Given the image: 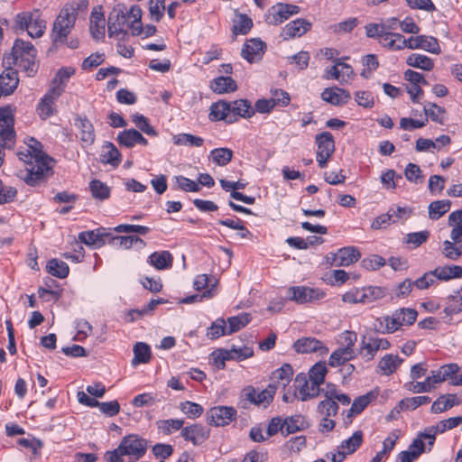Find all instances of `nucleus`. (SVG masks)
Returning <instances> with one entry per match:
<instances>
[{
	"instance_id": "nucleus-1",
	"label": "nucleus",
	"mask_w": 462,
	"mask_h": 462,
	"mask_svg": "<svg viewBox=\"0 0 462 462\" xmlns=\"http://www.w3.org/2000/svg\"><path fill=\"white\" fill-rule=\"evenodd\" d=\"M30 141L32 143L28 144V150L33 154L36 165L28 170L23 179L26 184L33 187L45 181L48 173L51 171L52 159L42 152L40 142L34 138H31Z\"/></svg>"
},
{
	"instance_id": "nucleus-2",
	"label": "nucleus",
	"mask_w": 462,
	"mask_h": 462,
	"mask_svg": "<svg viewBox=\"0 0 462 462\" xmlns=\"http://www.w3.org/2000/svg\"><path fill=\"white\" fill-rule=\"evenodd\" d=\"M146 450V440L131 434L123 438L116 449L106 451L104 457L106 462H122V457L138 460L145 454Z\"/></svg>"
},
{
	"instance_id": "nucleus-3",
	"label": "nucleus",
	"mask_w": 462,
	"mask_h": 462,
	"mask_svg": "<svg viewBox=\"0 0 462 462\" xmlns=\"http://www.w3.org/2000/svg\"><path fill=\"white\" fill-rule=\"evenodd\" d=\"M78 16V7L66 4L53 23L51 38L54 43H64L74 27Z\"/></svg>"
},
{
	"instance_id": "nucleus-4",
	"label": "nucleus",
	"mask_w": 462,
	"mask_h": 462,
	"mask_svg": "<svg viewBox=\"0 0 462 462\" xmlns=\"http://www.w3.org/2000/svg\"><path fill=\"white\" fill-rule=\"evenodd\" d=\"M14 23L17 29L26 30L32 38L41 37L46 29V22L42 19L38 9L17 14Z\"/></svg>"
},
{
	"instance_id": "nucleus-5",
	"label": "nucleus",
	"mask_w": 462,
	"mask_h": 462,
	"mask_svg": "<svg viewBox=\"0 0 462 462\" xmlns=\"http://www.w3.org/2000/svg\"><path fill=\"white\" fill-rule=\"evenodd\" d=\"M128 16L124 5H117L110 12L107 19L108 36L114 37L122 34L124 39L128 33L125 29L127 24Z\"/></svg>"
},
{
	"instance_id": "nucleus-6",
	"label": "nucleus",
	"mask_w": 462,
	"mask_h": 462,
	"mask_svg": "<svg viewBox=\"0 0 462 462\" xmlns=\"http://www.w3.org/2000/svg\"><path fill=\"white\" fill-rule=\"evenodd\" d=\"M236 410L231 406H215L207 413V421L214 427H224L236 419Z\"/></svg>"
},
{
	"instance_id": "nucleus-7",
	"label": "nucleus",
	"mask_w": 462,
	"mask_h": 462,
	"mask_svg": "<svg viewBox=\"0 0 462 462\" xmlns=\"http://www.w3.org/2000/svg\"><path fill=\"white\" fill-rule=\"evenodd\" d=\"M390 347L386 338L379 337L375 334L364 335L361 341L360 355L365 361L372 360L379 350H385Z\"/></svg>"
},
{
	"instance_id": "nucleus-8",
	"label": "nucleus",
	"mask_w": 462,
	"mask_h": 462,
	"mask_svg": "<svg viewBox=\"0 0 462 462\" xmlns=\"http://www.w3.org/2000/svg\"><path fill=\"white\" fill-rule=\"evenodd\" d=\"M300 7L295 5L278 3L268 9L265 21L268 24L278 25L287 20L291 15L297 14Z\"/></svg>"
},
{
	"instance_id": "nucleus-9",
	"label": "nucleus",
	"mask_w": 462,
	"mask_h": 462,
	"mask_svg": "<svg viewBox=\"0 0 462 462\" xmlns=\"http://www.w3.org/2000/svg\"><path fill=\"white\" fill-rule=\"evenodd\" d=\"M276 392L275 384H269L264 390L257 393L253 386H247L242 392L243 397L255 405H267L273 400Z\"/></svg>"
},
{
	"instance_id": "nucleus-10",
	"label": "nucleus",
	"mask_w": 462,
	"mask_h": 462,
	"mask_svg": "<svg viewBox=\"0 0 462 462\" xmlns=\"http://www.w3.org/2000/svg\"><path fill=\"white\" fill-rule=\"evenodd\" d=\"M294 386L296 392H298L300 394L299 399L301 402L313 399L319 396L321 393L320 387L314 385L313 382H310L304 374H299L296 375L294 379Z\"/></svg>"
},
{
	"instance_id": "nucleus-11",
	"label": "nucleus",
	"mask_w": 462,
	"mask_h": 462,
	"mask_svg": "<svg viewBox=\"0 0 462 462\" xmlns=\"http://www.w3.org/2000/svg\"><path fill=\"white\" fill-rule=\"evenodd\" d=\"M14 122L12 107L10 106L0 107V137L5 145H7V142L13 143L14 138Z\"/></svg>"
},
{
	"instance_id": "nucleus-12",
	"label": "nucleus",
	"mask_w": 462,
	"mask_h": 462,
	"mask_svg": "<svg viewBox=\"0 0 462 462\" xmlns=\"http://www.w3.org/2000/svg\"><path fill=\"white\" fill-rule=\"evenodd\" d=\"M63 91L64 88L62 87L54 86L42 98L37 109L39 116L42 119L45 120L54 114L53 104Z\"/></svg>"
},
{
	"instance_id": "nucleus-13",
	"label": "nucleus",
	"mask_w": 462,
	"mask_h": 462,
	"mask_svg": "<svg viewBox=\"0 0 462 462\" xmlns=\"http://www.w3.org/2000/svg\"><path fill=\"white\" fill-rule=\"evenodd\" d=\"M293 348L297 353H318L320 356L327 355L328 348L319 340L314 337H302L296 340Z\"/></svg>"
},
{
	"instance_id": "nucleus-14",
	"label": "nucleus",
	"mask_w": 462,
	"mask_h": 462,
	"mask_svg": "<svg viewBox=\"0 0 462 462\" xmlns=\"http://www.w3.org/2000/svg\"><path fill=\"white\" fill-rule=\"evenodd\" d=\"M266 44L260 39H250L244 44L241 56L250 63L260 60L264 54Z\"/></svg>"
},
{
	"instance_id": "nucleus-15",
	"label": "nucleus",
	"mask_w": 462,
	"mask_h": 462,
	"mask_svg": "<svg viewBox=\"0 0 462 462\" xmlns=\"http://www.w3.org/2000/svg\"><path fill=\"white\" fill-rule=\"evenodd\" d=\"M209 119L211 121L224 120L228 124L236 122V117L231 113V103L219 100L210 106Z\"/></svg>"
},
{
	"instance_id": "nucleus-16",
	"label": "nucleus",
	"mask_w": 462,
	"mask_h": 462,
	"mask_svg": "<svg viewBox=\"0 0 462 462\" xmlns=\"http://www.w3.org/2000/svg\"><path fill=\"white\" fill-rule=\"evenodd\" d=\"M210 430L201 424H193L182 428L181 436L185 440L192 442L197 446L201 444L209 437Z\"/></svg>"
},
{
	"instance_id": "nucleus-17",
	"label": "nucleus",
	"mask_w": 462,
	"mask_h": 462,
	"mask_svg": "<svg viewBox=\"0 0 462 462\" xmlns=\"http://www.w3.org/2000/svg\"><path fill=\"white\" fill-rule=\"evenodd\" d=\"M291 293L290 300L299 304H304L314 300H319L323 296V292L305 286H296L290 288Z\"/></svg>"
},
{
	"instance_id": "nucleus-18",
	"label": "nucleus",
	"mask_w": 462,
	"mask_h": 462,
	"mask_svg": "<svg viewBox=\"0 0 462 462\" xmlns=\"http://www.w3.org/2000/svg\"><path fill=\"white\" fill-rule=\"evenodd\" d=\"M321 98L333 106H342L350 100L351 95L344 88H328L321 93Z\"/></svg>"
},
{
	"instance_id": "nucleus-19",
	"label": "nucleus",
	"mask_w": 462,
	"mask_h": 462,
	"mask_svg": "<svg viewBox=\"0 0 462 462\" xmlns=\"http://www.w3.org/2000/svg\"><path fill=\"white\" fill-rule=\"evenodd\" d=\"M19 83L18 73L13 69H7L0 74V93L9 96L16 89Z\"/></svg>"
},
{
	"instance_id": "nucleus-20",
	"label": "nucleus",
	"mask_w": 462,
	"mask_h": 462,
	"mask_svg": "<svg viewBox=\"0 0 462 462\" xmlns=\"http://www.w3.org/2000/svg\"><path fill=\"white\" fill-rule=\"evenodd\" d=\"M311 27V23L305 19H296L288 23L282 30V36L285 40L289 38L300 37Z\"/></svg>"
},
{
	"instance_id": "nucleus-21",
	"label": "nucleus",
	"mask_w": 462,
	"mask_h": 462,
	"mask_svg": "<svg viewBox=\"0 0 462 462\" xmlns=\"http://www.w3.org/2000/svg\"><path fill=\"white\" fill-rule=\"evenodd\" d=\"M75 125L79 129L80 141L86 145H91L95 141V131L91 122L86 117H78Z\"/></svg>"
},
{
	"instance_id": "nucleus-22",
	"label": "nucleus",
	"mask_w": 462,
	"mask_h": 462,
	"mask_svg": "<svg viewBox=\"0 0 462 462\" xmlns=\"http://www.w3.org/2000/svg\"><path fill=\"white\" fill-rule=\"evenodd\" d=\"M105 21L104 14L95 8L91 13L89 27L94 39L99 40L105 36Z\"/></svg>"
},
{
	"instance_id": "nucleus-23",
	"label": "nucleus",
	"mask_w": 462,
	"mask_h": 462,
	"mask_svg": "<svg viewBox=\"0 0 462 462\" xmlns=\"http://www.w3.org/2000/svg\"><path fill=\"white\" fill-rule=\"evenodd\" d=\"M461 402L462 399L456 394L441 395L433 402L430 411L432 413H439L460 404Z\"/></svg>"
},
{
	"instance_id": "nucleus-24",
	"label": "nucleus",
	"mask_w": 462,
	"mask_h": 462,
	"mask_svg": "<svg viewBox=\"0 0 462 462\" xmlns=\"http://www.w3.org/2000/svg\"><path fill=\"white\" fill-rule=\"evenodd\" d=\"M425 444L421 439H414L410 445L409 449L402 451L396 459V462H412L424 452Z\"/></svg>"
},
{
	"instance_id": "nucleus-25",
	"label": "nucleus",
	"mask_w": 462,
	"mask_h": 462,
	"mask_svg": "<svg viewBox=\"0 0 462 462\" xmlns=\"http://www.w3.org/2000/svg\"><path fill=\"white\" fill-rule=\"evenodd\" d=\"M148 262L157 270H165L172 266L173 257L169 251H161L152 253Z\"/></svg>"
},
{
	"instance_id": "nucleus-26",
	"label": "nucleus",
	"mask_w": 462,
	"mask_h": 462,
	"mask_svg": "<svg viewBox=\"0 0 462 462\" xmlns=\"http://www.w3.org/2000/svg\"><path fill=\"white\" fill-rule=\"evenodd\" d=\"M308 427L302 415L288 416L283 420L284 436L301 431Z\"/></svg>"
},
{
	"instance_id": "nucleus-27",
	"label": "nucleus",
	"mask_w": 462,
	"mask_h": 462,
	"mask_svg": "<svg viewBox=\"0 0 462 462\" xmlns=\"http://www.w3.org/2000/svg\"><path fill=\"white\" fill-rule=\"evenodd\" d=\"M361 254L357 248L353 246L343 247L337 251V258L339 261L336 263V266H348L360 258Z\"/></svg>"
},
{
	"instance_id": "nucleus-28",
	"label": "nucleus",
	"mask_w": 462,
	"mask_h": 462,
	"mask_svg": "<svg viewBox=\"0 0 462 462\" xmlns=\"http://www.w3.org/2000/svg\"><path fill=\"white\" fill-rule=\"evenodd\" d=\"M100 161L112 166H118L121 162V154L112 143H106L102 147Z\"/></svg>"
},
{
	"instance_id": "nucleus-29",
	"label": "nucleus",
	"mask_w": 462,
	"mask_h": 462,
	"mask_svg": "<svg viewBox=\"0 0 462 462\" xmlns=\"http://www.w3.org/2000/svg\"><path fill=\"white\" fill-rule=\"evenodd\" d=\"M356 356L354 348L350 346L340 347L334 351L329 357V365L336 367L344 365Z\"/></svg>"
},
{
	"instance_id": "nucleus-30",
	"label": "nucleus",
	"mask_w": 462,
	"mask_h": 462,
	"mask_svg": "<svg viewBox=\"0 0 462 462\" xmlns=\"http://www.w3.org/2000/svg\"><path fill=\"white\" fill-rule=\"evenodd\" d=\"M318 152L326 155H332L335 151L334 137L329 132H323L316 135Z\"/></svg>"
},
{
	"instance_id": "nucleus-31",
	"label": "nucleus",
	"mask_w": 462,
	"mask_h": 462,
	"mask_svg": "<svg viewBox=\"0 0 462 462\" xmlns=\"http://www.w3.org/2000/svg\"><path fill=\"white\" fill-rule=\"evenodd\" d=\"M134 358L132 365L136 366L139 364H147L151 360V348L149 345L143 342H138L134 346Z\"/></svg>"
},
{
	"instance_id": "nucleus-32",
	"label": "nucleus",
	"mask_w": 462,
	"mask_h": 462,
	"mask_svg": "<svg viewBox=\"0 0 462 462\" xmlns=\"http://www.w3.org/2000/svg\"><path fill=\"white\" fill-rule=\"evenodd\" d=\"M211 88L217 94H224L236 91L237 85L231 77L221 76L213 80Z\"/></svg>"
},
{
	"instance_id": "nucleus-33",
	"label": "nucleus",
	"mask_w": 462,
	"mask_h": 462,
	"mask_svg": "<svg viewBox=\"0 0 462 462\" xmlns=\"http://www.w3.org/2000/svg\"><path fill=\"white\" fill-rule=\"evenodd\" d=\"M14 60L27 57V55H36L37 51L30 42L17 39L12 49Z\"/></svg>"
},
{
	"instance_id": "nucleus-34",
	"label": "nucleus",
	"mask_w": 462,
	"mask_h": 462,
	"mask_svg": "<svg viewBox=\"0 0 462 462\" xmlns=\"http://www.w3.org/2000/svg\"><path fill=\"white\" fill-rule=\"evenodd\" d=\"M437 378L435 371H433L432 375L428 376L424 382L410 383L408 390L415 393H430L435 388L436 383H439Z\"/></svg>"
},
{
	"instance_id": "nucleus-35",
	"label": "nucleus",
	"mask_w": 462,
	"mask_h": 462,
	"mask_svg": "<svg viewBox=\"0 0 462 462\" xmlns=\"http://www.w3.org/2000/svg\"><path fill=\"white\" fill-rule=\"evenodd\" d=\"M433 273L439 280L448 281L455 278L462 277V267L459 265L437 267Z\"/></svg>"
},
{
	"instance_id": "nucleus-36",
	"label": "nucleus",
	"mask_w": 462,
	"mask_h": 462,
	"mask_svg": "<svg viewBox=\"0 0 462 462\" xmlns=\"http://www.w3.org/2000/svg\"><path fill=\"white\" fill-rule=\"evenodd\" d=\"M402 359L398 356L385 355L378 364V368L384 375H390L394 373L397 367L402 364Z\"/></svg>"
},
{
	"instance_id": "nucleus-37",
	"label": "nucleus",
	"mask_w": 462,
	"mask_h": 462,
	"mask_svg": "<svg viewBox=\"0 0 462 462\" xmlns=\"http://www.w3.org/2000/svg\"><path fill=\"white\" fill-rule=\"evenodd\" d=\"M406 63L411 67L418 68L427 71L431 70L434 67V62L430 58L418 53L411 54L407 58Z\"/></svg>"
},
{
	"instance_id": "nucleus-38",
	"label": "nucleus",
	"mask_w": 462,
	"mask_h": 462,
	"mask_svg": "<svg viewBox=\"0 0 462 462\" xmlns=\"http://www.w3.org/2000/svg\"><path fill=\"white\" fill-rule=\"evenodd\" d=\"M231 113L244 118H250L254 115V109L247 99L236 100L231 105Z\"/></svg>"
},
{
	"instance_id": "nucleus-39",
	"label": "nucleus",
	"mask_w": 462,
	"mask_h": 462,
	"mask_svg": "<svg viewBox=\"0 0 462 462\" xmlns=\"http://www.w3.org/2000/svg\"><path fill=\"white\" fill-rule=\"evenodd\" d=\"M459 366L457 364H448L442 365L439 370L435 371L437 375V381L442 383L446 380H449V383L452 385L454 378L458 377L457 374L459 371Z\"/></svg>"
},
{
	"instance_id": "nucleus-40",
	"label": "nucleus",
	"mask_w": 462,
	"mask_h": 462,
	"mask_svg": "<svg viewBox=\"0 0 462 462\" xmlns=\"http://www.w3.org/2000/svg\"><path fill=\"white\" fill-rule=\"evenodd\" d=\"M451 202L448 199L436 200L429 206V217L437 220L444 216L450 208Z\"/></svg>"
},
{
	"instance_id": "nucleus-41",
	"label": "nucleus",
	"mask_w": 462,
	"mask_h": 462,
	"mask_svg": "<svg viewBox=\"0 0 462 462\" xmlns=\"http://www.w3.org/2000/svg\"><path fill=\"white\" fill-rule=\"evenodd\" d=\"M46 268L50 274L60 279L67 277L69 271L68 264L58 259H51Z\"/></svg>"
},
{
	"instance_id": "nucleus-42",
	"label": "nucleus",
	"mask_w": 462,
	"mask_h": 462,
	"mask_svg": "<svg viewBox=\"0 0 462 462\" xmlns=\"http://www.w3.org/2000/svg\"><path fill=\"white\" fill-rule=\"evenodd\" d=\"M210 157L217 165L226 166L233 158V151L229 148H216L210 152Z\"/></svg>"
},
{
	"instance_id": "nucleus-43",
	"label": "nucleus",
	"mask_w": 462,
	"mask_h": 462,
	"mask_svg": "<svg viewBox=\"0 0 462 462\" xmlns=\"http://www.w3.org/2000/svg\"><path fill=\"white\" fill-rule=\"evenodd\" d=\"M89 189L93 198L104 200L109 198L110 189L109 187L99 180H93L89 183Z\"/></svg>"
},
{
	"instance_id": "nucleus-44",
	"label": "nucleus",
	"mask_w": 462,
	"mask_h": 462,
	"mask_svg": "<svg viewBox=\"0 0 462 462\" xmlns=\"http://www.w3.org/2000/svg\"><path fill=\"white\" fill-rule=\"evenodd\" d=\"M441 252L447 259L457 261L462 255V245L453 241L445 240Z\"/></svg>"
},
{
	"instance_id": "nucleus-45",
	"label": "nucleus",
	"mask_w": 462,
	"mask_h": 462,
	"mask_svg": "<svg viewBox=\"0 0 462 462\" xmlns=\"http://www.w3.org/2000/svg\"><path fill=\"white\" fill-rule=\"evenodd\" d=\"M338 404L335 399H328L319 402L317 407V411L326 417H334L337 414L338 411Z\"/></svg>"
},
{
	"instance_id": "nucleus-46",
	"label": "nucleus",
	"mask_w": 462,
	"mask_h": 462,
	"mask_svg": "<svg viewBox=\"0 0 462 462\" xmlns=\"http://www.w3.org/2000/svg\"><path fill=\"white\" fill-rule=\"evenodd\" d=\"M250 315L248 313H242L237 316L230 317L227 319L228 330L227 335L240 330L250 322Z\"/></svg>"
},
{
	"instance_id": "nucleus-47",
	"label": "nucleus",
	"mask_w": 462,
	"mask_h": 462,
	"mask_svg": "<svg viewBox=\"0 0 462 462\" xmlns=\"http://www.w3.org/2000/svg\"><path fill=\"white\" fill-rule=\"evenodd\" d=\"M328 370L324 363L315 364L309 372V379L314 385H320L324 383Z\"/></svg>"
},
{
	"instance_id": "nucleus-48",
	"label": "nucleus",
	"mask_w": 462,
	"mask_h": 462,
	"mask_svg": "<svg viewBox=\"0 0 462 462\" xmlns=\"http://www.w3.org/2000/svg\"><path fill=\"white\" fill-rule=\"evenodd\" d=\"M173 143L176 145H189L199 147L203 144L204 140L190 134H179L173 136Z\"/></svg>"
},
{
	"instance_id": "nucleus-49",
	"label": "nucleus",
	"mask_w": 462,
	"mask_h": 462,
	"mask_svg": "<svg viewBox=\"0 0 462 462\" xmlns=\"http://www.w3.org/2000/svg\"><path fill=\"white\" fill-rule=\"evenodd\" d=\"M363 441V432L361 430H357L354 432V434L347 439L344 440L340 448L346 450L347 454L354 453L362 444Z\"/></svg>"
},
{
	"instance_id": "nucleus-50",
	"label": "nucleus",
	"mask_w": 462,
	"mask_h": 462,
	"mask_svg": "<svg viewBox=\"0 0 462 462\" xmlns=\"http://www.w3.org/2000/svg\"><path fill=\"white\" fill-rule=\"evenodd\" d=\"M373 398L374 394L372 393H368L355 399L349 410L348 416L361 413L371 402Z\"/></svg>"
},
{
	"instance_id": "nucleus-51",
	"label": "nucleus",
	"mask_w": 462,
	"mask_h": 462,
	"mask_svg": "<svg viewBox=\"0 0 462 462\" xmlns=\"http://www.w3.org/2000/svg\"><path fill=\"white\" fill-rule=\"evenodd\" d=\"M110 243L124 249L131 248L135 243L144 244L142 238L134 235L113 236L110 240Z\"/></svg>"
},
{
	"instance_id": "nucleus-52",
	"label": "nucleus",
	"mask_w": 462,
	"mask_h": 462,
	"mask_svg": "<svg viewBox=\"0 0 462 462\" xmlns=\"http://www.w3.org/2000/svg\"><path fill=\"white\" fill-rule=\"evenodd\" d=\"M180 409L189 419H196L200 417L204 411L200 404L189 401L180 402Z\"/></svg>"
},
{
	"instance_id": "nucleus-53",
	"label": "nucleus",
	"mask_w": 462,
	"mask_h": 462,
	"mask_svg": "<svg viewBox=\"0 0 462 462\" xmlns=\"http://www.w3.org/2000/svg\"><path fill=\"white\" fill-rule=\"evenodd\" d=\"M36 55H27L25 58L15 60V64L27 73L29 77H32L37 71V65L35 63Z\"/></svg>"
},
{
	"instance_id": "nucleus-54",
	"label": "nucleus",
	"mask_w": 462,
	"mask_h": 462,
	"mask_svg": "<svg viewBox=\"0 0 462 462\" xmlns=\"http://www.w3.org/2000/svg\"><path fill=\"white\" fill-rule=\"evenodd\" d=\"M226 334H227V329L224 319H217L207 331V337L210 339H217Z\"/></svg>"
},
{
	"instance_id": "nucleus-55",
	"label": "nucleus",
	"mask_w": 462,
	"mask_h": 462,
	"mask_svg": "<svg viewBox=\"0 0 462 462\" xmlns=\"http://www.w3.org/2000/svg\"><path fill=\"white\" fill-rule=\"evenodd\" d=\"M137 132L134 128L124 130L118 134L116 140L120 145L132 148L136 143L135 134H137Z\"/></svg>"
},
{
	"instance_id": "nucleus-56",
	"label": "nucleus",
	"mask_w": 462,
	"mask_h": 462,
	"mask_svg": "<svg viewBox=\"0 0 462 462\" xmlns=\"http://www.w3.org/2000/svg\"><path fill=\"white\" fill-rule=\"evenodd\" d=\"M133 122L135 124L136 127H138L144 134L151 136H157V131L149 125L148 119L143 115H133L132 116Z\"/></svg>"
},
{
	"instance_id": "nucleus-57",
	"label": "nucleus",
	"mask_w": 462,
	"mask_h": 462,
	"mask_svg": "<svg viewBox=\"0 0 462 462\" xmlns=\"http://www.w3.org/2000/svg\"><path fill=\"white\" fill-rule=\"evenodd\" d=\"M365 303H371L374 300L383 299L386 295V291L383 287L369 286L363 288Z\"/></svg>"
},
{
	"instance_id": "nucleus-58",
	"label": "nucleus",
	"mask_w": 462,
	"mask_h": 462,
	"mask_svg": "<svg viewBox=\"0 0 462 462\" xmlns=\"http://www.w3.org/2000/svg\"><path fill=\"white\" fill-rule=\"evenodd\" d=\"M293 374V370L291 365L284 364L282 367L276 369L273 373V379L274 381H282V384L285 386L287 383H289Z\"/></svg>"
},
{
	"instance_id": "nucleus-59",
	"label": "nucleus",
	"mask_w": 462,
	"mask_h": 462,
	"mask_svg": "<svg viewBox=\"0 0 462 462\" xmlns=\"http://www.w3.org/2000/svg\"><path fill=\"white\" fill-rule=\"evenodd\" d=\"M430 402V398L429 396H417L405 398L400 401V407L404 408V410L408 409H416L420 405L429 403Z\"/></svg>"
},
{
	"instance_id": "nucleus-60",
	"label": "nucleus",
	"mask_w": 462,
	"mask_h": 462,
	"mask_svg": "<svg viewBox=\"0 0 462 462\" xmlns=\"http://www.w3.org/2000/svg\"><path fill=\"white\" fill-rule=\"evenodd\" d=\"M365 28L368 38H379L386 41L391 37V32H384L381 23H369Z\"/></svg>"
},
{
	"instance_id": "nucleus-61",
	"label": "nucleus",
	"mask_w": 462,
	"mask_h": 462,
	"mask_svg": "<svg viewBox=\"0 0 462 462\" xmlns=\"http://www.w3.org/2000/svg\"><path fill=\"white\" fill-rule=\"evenodd\" d=\"M253 27L252 19L246 14H240L236 24L233 26L234 34H246Z\"/></svg>"
},
{
	"instance_id": "nucleus-62",
	"label": "nucleus",
	"mask_w": 462,
	"mask_h": 462,
	"mask_svg": "<svg viewBox=\"0 0 462 462\" xmlns=\"http://www.w3.org/2000/svg\"><path fill=\"white\" fill-rule=\"evenodd\" d=\"M404 175L406 179L413 183H421L423 181V176L421 174V170L415 163H408L405 168Z\"/></svg>"
},
{
	"instance_id": "nucleus-63",
	"label": "nucleus",
	"mask_w": 462,
	"mask_h": 462,
	"mask_svg": "<svg viewBox=\"0 0 462 462\" xmlns=\"http://www.w3.org/2000/svg\"><path fill=\"white\" fill-rule=\"evenodd\" d=\"M213 365L217 369H224L226 361L231 360L232 356H229L226 349H217L210 355Z\"/></svg>"
},
{
	"instance_id": "nucleus-64",
	"label": "nucleus",
	"mask_w": 462,
	"mask_h": 462,
	"mask_svg": "<svg viewBox=\"0 0 462 462\" xmlns=\"http://www.w3.org/2000/svg\"><path fill=\"white\" fill-rule=\"evenodd\" d=\"M430 233L428 230L410 233L406 236L405 242L407 244H412L414 247H419L420 245L427 242V240L430 237Z\"/></svg>"
}]
</instances>
